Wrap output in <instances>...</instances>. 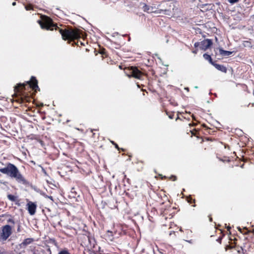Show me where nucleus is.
<instances>
[{"mask_svg":"<svg viewBox=\"0 0 254 254\" xmlns=\"http://www.w3.org/2000/svg\"><path fill=\"white\" fill-rule=\"evenodd\" d=\"M197 51H198V50L196 49L192 51V53H194V54H197Z\"/></svg>","mask_w":254,"mask_h":254,"instance_id":"nucleus-24","label":"nucleus"},{"mask_svg":"<svg viewBox=\"0 0 254 254\" xmlns=\"http://www.w3.org/2000/svg\"><path fill=\"white\" fill-rule=\"evenodd\" d=\"M76 129L78 130H81V129L80 128H76Z\"/></svg>","mask_w":254,"mask_h":254,"instance_id":"nucleus-36","label":"nucleus"},{"mask_svg":"<svg viewBox=\"0 0 254 254\" xmlns=\"http://www.w3.org/2000/svg\"><path fill=\"white\" fill-rule=\"evenodd\" d=\"M27 210L31 215H33L36 212L37 205L35 203L29 201L27 204Z\"/></svg>","mask_w":254,"mask_h":254,"instance_id":"nucleus-7","label":"nucleus"},{"mask_svg":"<svg viewBox=\"0 0 254 254\" xmlns=\"http://www.w3.org/2000/svg\"><path fill=\"white\" fill-rule=\"evenodd\" d=\"M114 146H115V147L116 148H117L118 150H119V149H120V148H119V146H118V144H117V143H116V144L114 145Z\"/></svg>","mask_w":254,"mask_h":254,"instance_id":"nucleus-25","label":"nucleus"},{"mask_svg":"<svg viewBox=\"0 0 254 254\" xmlns=\"http://www.w3.org/2000/svg\"><path fill=\"white\" fill-rule=\"evenodd\" d=\"M34 240L33 238H27L25 239L22 243L20 245L21 248H25L27 245L30 244L33 242Z\"/></svg>","mask_w":254,"mask_h":254,"instance_id":"nucleus-9","label":"nucleus"},{"mask_svg":"<svg viewBox=\"0 0 254 254\" xmlns=\"http://www.w3.org/2000/svg\"><path fill=\"white\" fill-rule=\"evenodd\" d=\"M188 202L191 203L192 202H195V200L194 199H193L192 198H188Z\"/></svg>","mask_w":254,"mask_h":254,"instance_id":"nucleus-20","label":"nucleus"},{"mask_svg":"<svg viewBox=\"0 0 254 254\" xmlns=\"http://www.w3.org/2000/svg\"><path fill=\"white\" fill-rule=\"evenodd\" d=\"M227 230H228V231H230V230L231 229V227H230V226H227Z\"/></svg>","mask_w":254,"mask_h":254,"instance_id":"nucleus-28","label":"nucleus"},{"mask_svg":"<svg viewBox=\"0 0 254 254\" xmlns=\"http://www.w3.org/2000/svg\"><path fill=\"white\" fill-rule=\"evenodd\" d=\"M166 113L170 119H173L174 118V112H167Z\"/></svg>","mask_w":254,"mask_h":254,"instance_id":"nucleus-17","label":"nucleus"},{"mask_svg":"<svg viewBox=\"0 0 254 254\" xmlns=\"http://www.w3.org/2000/svg\"><path fill=\"white\" fill-rule=\"evenodd\" d=\"M16 3L15 1L13 2L12 3V5L13 6H15V5H16Z\"/></svg>","mask_w":254,"mask_h":254,"instance_id":"nucleus-26","label":"nucleus"},{"mask_svg":"<svg viewBox=\"0 0 254 254\" xmlns=\"http://www.w3.org/2000/svg\"><path fill=\"white\" fill-rule=\"evenodd\" d=\"M96 130L97 129H91L90 131V132H93V130Z\"/></svg>","mask_w":254,"mask_h":254,"instance_id":"nucleus-29","label":"nucleus"},{"mask_svg":"<svg viewBox=\"0 0 254 254\" xmlns=\"http://www.w3.org/2000/svg\"><path fill=\"white\" fill-rule=\"evenodd\" d=\"M219 53H220V54H221L224 56H229L233 53V52L225 51L222 49H220Z\"/></svg>","mask_w":254,"mask_h":254,"instance_id":"nucleus-10","label":"nucleus"},{"mask_svg":"<svg viewBox=\"0 0 254 254\" xmlns=\"http://www.w3.org/2000/svg\"><path fill=\"white\" fill-rule=\"evenodd\" d=\"M111 141V143H112L114 145L116 144V143H115L114 141Z\"/></svg>","mask_w":254,"mask_h":254,"instance_id":"nucleus-30","label":"nucleus"},{"mask_svg":"<svg viewBox=\"0 0 254 254\" xmlns=\"http://www.w3.org/2000/svg\"><path fill=\"white\" fill-rule=\"evenodd\" d=\"M58 254H70L67 250H63L61 251Z\"/></svg>","mask_w":254,"mask_h":254,"instance_id":"nucleus-18","label":"nucleus"},{"mask_svg":"<svg viewBox=\"0 0 254 254\" xmlns=\"http://www.w3.org/2000/svg\"><path fill=\"white\" fill-rule=\"evenodd\" d=\"M25 8L26 10H33V5L31 3H29L25 5Z\"/></svg>","mask_w":254,"mask_h":254,"instance_id":"nucleus-14","label":"nucleus"},{"mask_svg":"<svg viewBox=\"0 0 254 254\" xmlns=\"http://www.w3.org/2000/svg\"><path fill=\"white\" fill-rule=\"evenodd\" d=\"M201 126L203 127H207L205 125H202Z\"/></svg>","mask_w":254,"mask_h":254,"instance_id":"nucleus-34","label":"nucleus"},{"mask_svg":"<svg viewBox=\"0 0 254 254\" xmlns=\"http://www.w3.org/2000/svg\"><path fill=\"white\" fill-rule=\"evenodd\" d=\"M195 48H197L198 46H200V42H195L194 44Z\"/></svg>","mask_w":254,"mask_h":254,"instance_id":"nucleus-21","label":"nucleus"},{"mask_svg":"<svg viewBox=\"0 0 254 254\" xmlns=\"http://www.w3.org/2000/svg\"><path fill=\"white\" fill-rule=\"evenodd\" d=\"M8 221L9 222H11V223H14V221H13V220L12 219H9Z\"/></svg>","mask_w":254,"mask_h":254,"instance_id":"nucleus-27","label":"nucleus"},{"mask_svg":"<svg viewBox=\"0 0 254 254\" xmlns=\"http://www.w3.org/2000/svg\"><path fill=\"white\" fill-rule=\"evenodd\" d=\"M172 177H173L174 178V179L173 180V181H175L176 180V177L175 176H173Z\"/></svg>","mask_w":254,"mask_h":254,"instance_id":"nucleus-32","label":"nucleus"},{"mask_svg":"<svg viewBox=\"0 0 254 254\" xmlns=\"http://www.w3.org/2000/svg\"><path fill=\"white\" fill-rule=\"evenodd\" d=\"M80 45H83V43H82V42H80Z\"/></svg>","mask_w":254,"mask_h":254,"instance_id":"nucleus-37","label":"nucleus"},{"mask_svg":"<svg viewBox=\"0 0 254 254\" xmlns=\"http://www.w3.org/2000/svg\"><path fill=\"white\" fill-rule=\"evenodd\" d=\"M144 10L145 11H147V10H149V8H148V6H147V5H146V4H145V6H144Z\"/></svg>","mask_w":254,"mask_h":254,"instance_id":"nucleus-23","label":"nucleus"},{"mask_svg":"<svg viewBox=\"0 0 254 254\" xmlns=\"http://www.w3.org/2000/svg\"><path fill=\"white\" fill-rule=\"evenodd\" d=\"M209 220L210 221H212V218H210Z\"/></svg>","mask_w":254,"mask_h":254,"instance_id":"nucleus-38","label":"nucleus"},{"mask_svg":"<svg viewBox=\"0 0 254 254\" xmlns=\"http://www.w3.org/2000/svg\"><path fill=\"white\" fill-rule=\"evenodd\" d=\"M38 22L42 29L51 31L58 30L62 35V39L67 41L68 44H71L72 46H74L75 45L78 46V42H76L75 41L82 37V30L72 27L60 28L50 17L46 15H42L41 20H38Z\"/></svg>","mask_w":254,"mask_h":254,"instance_id":"nucleus-2","label":"nucleus"},{"mask_svg":"<svg viewBox=\"0 0 254 254\" xmlns=\"http://www.w3.org/2000/svg\"><path fill=\"white\" fill-rule=\"evenodd\" d=\"M17 231L18 232H19L20 231V226H18V228L17 229Z\"/></svg>","mask_w":254,"mask_h":254,"instance_id":"nucleus-31","label":"nucleus"},{"mask_svg":"<svg viewBox=\"0 0 254 254\" xmlns=\"http://www.w3.org/2000/svg\"><path fill=\"white\" fill-rule=\"evenodd\" d=\"M203 57L206 60L208 61L211 64H212V63H214V62L212 61V59L209 55L205 53L203 54Z\"/></svg>","mask_w":254,"mask_h":254,"instance_id":"nucleus-11","label":"nucleus"},{"mask_svg":"<svg viewBox=\"0 0 254 254\" xmlns=\"http://www.w3.org/2000/svg\"><path fill=\"white\" fill-rule=\"evenodd\" d=\"M208 129H211L212 128H210V127H209V128H207Z\"/></svg>","mask_w":254,"mask_h":254,"instance_id":"nucleus-39","label":"nucleus"},{"mask_svg":"<svg viewBox=\"0 0 254 254\" xmlns=\"http://www.w3.org/2000/svg\"><path fill=\"white\" fill-rule=\"evenodd\" d=\"M106 237L108 240L112 241L113 239L112 232L110 231H108L106 235Z\"/></svg>","mask_w":254,"mask_h":254,"instance_id":"nucleus-13","label":"nucleus"},{"mask_svg":"<svg viewBox=\"0 0 254 254\" xmlns=\"http://www.w3.org/2000/svg\"><path fill=\"white\" fill-rule=\"evenodd\" d=\"M7 197L10 200L12 201H15L16 200V197L13 195L8 194L7 195Z\"/></svg>","mask_w":254,"mask_h":254,"instance_id":"nucleus-16","label":"nucleus"},{"mask_svg":"<svg viewBox=\"0 0 254 254\" xmlns=\"http://www.w3.org/2000/svg\"><path fill=\"white\" fill-rule=\"evenodd\" d=\"M228 1L232 4L238 2L239 0H228Z\"/></svg>","mask_w":254,"mask_h":254,"instance_id":"nucleus-19","label":"nucleus"},{"mask_svg":"<svg viewBox=\"0 0 254 254\" xmlns=\"http://www.w3.org/2000/svg\"><path fill=\"white\" fill-rule=\"evenodd\" d=\"M212 65L217 69H218L223 72L226 73L227 71V68L223 65L217 64L215 63V62H214V63H212Z\"/></svg>","mask_w":254,"mask_h":254,"instance_id":"nucleus-8","label":"nucleus"},{"mask_svg":"<svg viewBox=\"0 0 254 254\" xmlns=\"http://www.w3.org/2000/svg\"><path fill=\"white\" fill-rule=\"evenodd\" d=\"M48 197L51 199V200H53V197L52 196H48Z\"/></svg>","mask_w":254,"mask_h":254,"instance_id":"nucleus-33","label":"nucleus"},{"mask_svg":"<svg viewBox=\"0 0 254 254\" xmlns=\"http://www.w3.org/2000/svg\"><path fill=\"white\" fill-rule=\"evenodd\" d=\"M0 172L11 178H15L18 182L21 183L25 181L17 167L12 164L8 163L5 167L0 169Z\"/></svg>","mask_w":254,"mask_h":254,"instance_id":"nucleus-3","label":"nucleus"},{"mask_svg":"<svg viewBox=\"0 0 254 254\" xmlns=\"http://www.w3.org/2000/svg\"><path fill=\"white\" fill-rule=\"evenodd\" d=\"M39 91L38 80L36 77L32 76L30 80L23 83H17L14 86L12 102L27 106V103L32 102L33 95Z\"/></svg>","mask_w":254,"mask_h":254,"instance_id":"nucleus-1","label":"nucleus"},{"mask_svg":"<svg viewBox=\"0 0 254 254\" xmlns=\"http://www.w3.org/2000/svg\"><path fill=\"white\" fill-rule=\"evenodd\" d=\"M212 44L213 43L211 39H205L200 42V49L203 51H205L210 47Z\"/></svg>","mask_w":254,"mask_h":254,"instance_id":"nucleus-6","label":"nucleus"},{"mask_svg":"<svg viewBox=\"0 0 254 254\" xmlns=\"http://www.w3.org/2000/svg\"><path fill=\"white\" fill-rule=\"evenodd\" d=\"M119 67L121 69H124L125 74L129 77H134L138 79L142 80L143 77L146 74L140 71L136 66L124 67V65H120Z\"/></svg>","mask_w":254,"mask_h":254,"instance_id":"nucleus-4","label":"nucleus"},{"mask_svg":"<svg viewBox=\"0 0 254 254\" xmlns=\"http://www.w3.org/2000/svg\"><path fill=\"white\" fill-rule=\"evenodd\" d=\"M100 53L102 55L103 57H106L107 56V52L105 49H101Z\"/></svg>","mask_w":254,"mask_h":254,"instance_id":"nucleus-15","label":"nucleus"},{"mask_svg":"<svg viewBox=\"0 0 254 254\" xmlns=\"http://www.w3.org/2000/svg\"><path fill=\"white\" fill-rule=\"evenodd\" d=\"M243 44L244 47H249L250 48H252L253 47L251 42L248 41H244Z\"/></svg>","mask_w":254,"mask_h":254,"instance_id":"nucleus-12","label":"nucleus"},{"mask_svg":"<svg viewBox=\"0 0 254 254\" xmlns=\"http://www.w3.org/2000/svg\"><path fill=\"white\" fill-rule=\"evenodd\" d=\"M239 231L241 232V229L240 227L238 228Z\"/></svg>","mask_w":254,"mask_h":254,"instance_id":"nucleus-35","label":"nucleus"},{"mask_svg":"<svg viewBox=\"0 0 254 254\" xmlns=\"http://www.w3.org/2000/svg\"><path fill=\"white\" fill-rule=\"evenodd\" d=\"M11 234V228L10 226L6 225L2 227V233L0 237L3 241H5Z\"/></svg>","mask_w":254,"mask_h":254,"instance_id":"nucleus-5","label":"nucleus"},{"mask_svg":"<svg viewBox=\"0 0 254 254\" xmlns=\"http://www.w3.org/2000/svg\"><path fill=\"white\" fill-rule=\"evenodd\" d=\"M190 131L191 132V135H195V133L196 132V130H195V129H193V130H190Z\"/></svg>","mask_w":254,"mask_h":254,"instance_id":"nucleus-22","label":"nucleus"}]
</instances>
